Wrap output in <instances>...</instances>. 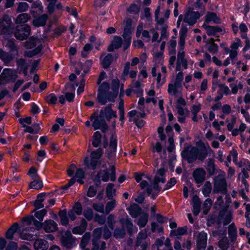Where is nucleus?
<instances>
[{
	"instance_id": "a878e982",
	"label": "nucleus",
	"mask_w": 250,
	"mask_h": 250,
	"mask_svg": "<svg viewBox=\"0 0 250 250\" xmlns=\"http://www.w3.org/2000/svg\"><path fill=\"white\" fill-rule=\"evenodd\" d=\"M36 250H46L48 248L47 242L43 239H37L34 245Z\"/></svg>"
},
{
	"instance_id": "5fc2aeb1",
	"label": "nucleus",
	"mask_w": 250,
	"mask_h": 250,
	"mask_svg": "<svg viewBox=\"0 0 250 250\" xmlns=\"http://www.w3.org/2000/svg\"><path fill=\"white\" fill-rule=\"evenodd\" d=\"M17 64L19 67L26 71V73H27L28 65L26 62L25 60L21 58L17 60Z\"/></svg>"
},
{
	"instance_id": "5701e85b",
	"label": "nucleus",
	"mask_w": 250,
	"mask_h": 250,
	"mask_svg": "<svg viewBox=\"0 0 250 250\" xmlns=\"http://www.w3.org/2000/svg\"><path fill=\"white\" fill-rule=\"evenodd\" d=\"M62 245L65 247L70 248L72 246L74 240L70 231H66L61 238Z\"/></svg>"
},
{
	"instance_id": "f03ea898",
	"label": "nucleus",
	"mask_w": 250,
	"mask_h": 250,
	"mask_svg": "<svg viewBox=\"0 0 250 250\" xmlns=\"http://www.w3.org/2000/svg\"><path fill=\"white\" fill-rule=\"evenodd\" d=\"M141 176L143 178L144 177L145 179L143 180L140 184V188H146V187H153V188H158L159 184L164 183L165 182V179L160 178L158 175H155L154 178H152L151 176L145 174L144 173H141Z\"/></svg>"
},
{
	"instance_id": "c9c22d12",
	"label": "nucleus",
	"mask_w": 250,
	"mask_h": 250,
	"mask_svg": "<svg viewBox=\"0 0 250 250\" xmlns=\"http://www.w3.org/2000/svg\"><path fill=\"white\" fill-rule=\"evenodd\" d=\"M39 42V40L37 38L31 37L24 43V46L27 49L33 48L37 45Z\"/></svg>"
},
{
	"instance_id": "4be33fe9",
	"label": "nucleus",
	"mask_w": 250,
	"mask_h": 250,
	"mask_svg": "<svg viewBox=\"0 0 250 250\" xmlns=\"http://www.w3.org/2000/svg\"><path fill=\"white\" fill-rule=\"evenodd\" d=\"M131 27H125L123 37L124 39V50H125L129 46L131 42Z\"/></svg>"
},
{
	"instance_id": "bb28decb",
	"label": "nucleus",
	"mask_w": 250,
	"mask_h": 250,
	"mask_svg": "<svg viewBox=\"0 0 250 250\" xmlns=\"http://www.w3.org/2000/svg\"><path fill=\"white\" fill-rule=\"evenodd\" d=\"M193 212L195 215H197L200 211L201 202L196 194L193 195Z\"/></svg>"
},
{
	"instance_id": "3c124183",
	"label": "nucleus",
	"mask_w": 250,
	"mask_h": 250,
	"mask_svg": "<svg viewBox=\"0 0 250 250\" xmlns=\"http://www.w3.org/2000/svg\"><path fill=\"white\" fill-rule=\"evenodd\" d=\"M116 203L115 200L107 203L105 206V212L107 214L109 213L110 211L112 210L116 207Z\"/></svg>"
},
{
	"instance_id": "2f4dec72",
	"label": "nucleus",
	"mask_w": 250,
	"mask_h": 250,
	"mask_svg": "<svg viewBox=\"0 0 250 250\" xmlns=\"http://www.w3.org/2000/svg\"><path fill=\"white\" fill-rule=\"evenodd\" d=\"M29 6L26 2H19L17 3L15 11L17 13H22L28 10Z\"/></svg>"
},
{
	"instance_id": "412c9836",
	"label": "nucleus",
	"mask_w": 250,
	"mask_h": 250,
	"mask_svg": "<svg viewBox=\"0 0 250 250\" xmlns=\"http://www.w3.org/2000/svg\"><path fill=\"white\" fill-rule=\"evenodd\" d=\"M123 42V40L121 37L115 36L114 37L113 40L112 41L110 44L107 48V50L109 52L113 51L115 49L120 48Z\"/></svg>"
},
{
	"instance_id": "a211bd4d",
	"label": "nucleus",
	"mask_w": 250,
	"mask_h": 250,
	"mask_svg": "<svg viewBox=\"0 0 250 250\" xmlns=\"http://www.w3.org/2000/svg\"><path fill=\"white\" fill-rule=\"evenodd\" d=\"M207 234L204 231L201 232L197 239L198 250H204L207 246Z\"/></svg>"
},
{
	"instance_id": "4d7b16f0",
	"label": "nucleus",
	"mask_w": 250,
	"mask_h": 250,
	"mask_svg": "<svg viewBox=\"0 0 250 250\" xmlns=\"http://www.w3.org/2000/svg\"><path fill=\"white\" fill-rule=\"evenodd\" d=\"M188 193H189L190 196L192 197V199L193 195L195 194L197 195V192L194 190V188H184L183 194L185 198H187L188 197Z\"/></svg>"
},
{
	"instance_id": "c85d7f7f",
	"label": "nucleus",
	"mask_w": 250,
	"mask_h": 250,
	"mask_svg": "<svg viewBox=\"0 0 250 250\" xmlns=\"http://www.w3.org/2000/svg\"><path fill=\"white\" fill-rule=\"evenodd\" d=\"M130 215L133 218H136L142 214V208L137 205H131L128 208Z\"/></svg>"
},
{
	"instance_id": "c03bdc74",
	"label": "nucleus",
	"mask_w": 250,
	"mask_h": 250,
	"mask_svg": "<svg viewBox=\"0 0 250 250\" xmlns=\"http://www.w3.org/2000/svg\"><path fill=\"white\" fill-rule=\"evenodd\" d=\"M108 92L107 93H104L103 92H99L97 95V100L102 105H104L106 104L108 100Z\"/></svg>"
},
{
	"instance_id": "dca6fc26",
	"label": "nucleus",
	"mask_w": 250,
	"mask_h": 250,
	"mask_svg": "<svg viewBox=\"0 0 250 250\" xmlns=\"http://www.w3.org/2000/svg\"><path fill=\"white\" fill-rule=\"evenodd\" d=\"M43 229L46 232H53L57 230L58 225L53 220H46L43 223Z\"/></svg>"
},
{
	"instance_id": "393cba45",
	"label": "nucleus",
	"mask_w": 250,
	"mask_h": 250,
	"mask_svg": "<svg viewBox=\"0 0 250 250\" xmlns=\"http://www.w3.org/2000/svg\"><path fill=\"white\" fill-rule=\"evenodd\" d=\"M31 19L30 15L26 13L20 14L16 18L15 22L18 25L25 24Z\"/></svg>"
},
{
	"instance_id": "0e129e2a",
	"label": "nucleus",
	"mask_w": 250,
	"mask_h": 250,
	"mask_svg": "<svg viewBox=\"0 0 250 250\" xmlns=\"http://www.w3.org/2000/svg\"><path fill=\"white\" fill-rule=\"evenodd\" d=\"M102 233V229L101 228H97L94 229L93 231V243H95V241H97L100 238Z\"/></svg>"
},
{
	"instance_id": "1a4fd4ad",
	"label": "nucleus",
	"mask_w": 250,
	"mask_h": 250,
	"mask_svg": "<svg viewBox=\"0 0 250 250\" xmlns=\"http://www.w3.org/2000/svg\"><path fill=\"white\" fill-rule=\"evenodd\" d=\"M18 77L17 74L10 69H4L0 75V84H4L10 80H15Z\"/></svg>"
},
{
	"instance_id": "8fccbe9b",
	"label": "nucleus",
	"mask_w": 250,
	"mask_h": 250,
	"mask_svg": "<svg viewBox=\"0 0 250 250\" xmlns=\"http://www.w3.org/2000/svg\"><path fill=\"white\" fill-rule=\"evenodd\" d=\"M159 192V188H147L146 190L148 196H151V198L153 199L156 198Z\"/></svg>"
},
{
	"instance_id": "7ed1b4c3",
	"label": "nucleus",
	"mask_w": 250,
	"mask_h": 250,
	"mask_svg": "<svg viewBox=\"0 0 250 250\" xmlns=\"http://www.w3.org/2000/svg\"><path fill=\"white\" fill-rule=\"evenodd\" d=\"M198 148L191 145L185 146L181 153L182 158L187 161L188 163H192L197 159Z\"/></svg>"
},
{
	"instance_id": "864d4df0",
	"label": "nucleus",
	"mask_w": 250,
	"mask_h": 250,
	"mask_svg": "<svg viewBox=\"0 0 250 250\" xmlns=\"http://www.w3.org/2000/svg\"><path fill=\"white\" fill-rule=\"evenodd\" d=\"M212 205V201L211 199H207L205 201L204 205H203V212L204 213L206 214L208 213V211L210 209Z\"/></svg>"
},
{
	"instance_id": "423d86ee",
	"label": "nucleus",
	"mask_w": 250,
	"mask_h": 250,
	"mask_svg": "<svg viewBox=\"0 0 250 250\" xmlns=\"http://www.w3.org/2000/svg\"><path fill=\"white\" fill-rule=\"evenodd\" d=\"M128 115L129 117V121H133L135 125L141 128L144 125V121L140 118H144L146 116V113L143 112H138L135 110H133L128 112Z\"/></svg>"
},
{
	"instance_id": "72a5a7b5",
	"label": "nucleus",
	"mask_w": 250,
	"mask_h": 250,
	"mask_svg": "<svg viewBox=\"0 0 250 250\" xmlns=\"http://www.w3.org/2000/svg\"><path fill=\"white\" fill-rule=\"evenodd\" d=\"M42 44L38 45L35 49L32 50H28L24 52V56L29 58H31L38 54L42 51Z\"/></svg>"
},
{
	"instance_id": "c756f323",
	"label": "nucleus",
	"mask_w": 250,
	"mask_h": 250,
	"mask_svg": "<svg viewBox=\"0 0 250 250\" xmlns=\"http://www.w3.org/2000/svg\"><path fill=\"white\" fill-rule=\"evenodd\" d=\"M87 227V222L84 219H83L79 226L74 228L72 232L75 234H82L85 231Z\"/></svg>"
},
{
	"instance_id": "f704fd0d",
	"label": "nucleus",
	"mask_w": 250,
	"mask_h": 250,
	"mask_svg": "<svg viewBox=\"0 0 250 250\" xmlns=\"http://www.w3.org/2000/svg\"><path fill=\"white\" fill-rule=\"evenodd\" d=\"M211 21L216 23H219L220 22V19L217 16L215 13L208 12L206 16L205 22L208 23Z\"/></svg>"
},
{
	"instance_id": "6ab92c4d",
	"label": "nucleus",
	"mask_w": 250,
	"mask_h": 250,
	"mask_svg": "<svg viewBox=\"0 0 250 250\" xmlns=\"http://www.w3.org/2000/svg\"><path fill=\"white\" fill-rule=\"evenodd\" d=\"M206 169L209 176H212L215 173L218 172V169L215 164V160L213 158H209L207 162Z\"/></svg>"
},
{
	"instance_id": "37998d69",
	"label": "nucleus",
	"mask_w": 250,
	"mask_h": 250,
	"mask_svg": "<svg viewBox=\"0 0 250 250\" xmlns=\"http://www.w3.org/2000/svg\"><path fill=\"white\" fill-rule=\"evenodd\" d=\"M102 135L100 132L97 131L94 133L93 136V141L92 144L94 147H98L101 142Z\"/></svg>"
},
{
	"instance_id": "58836bf2",
	"label": "nucleus",
	"mask_w": 250,
	"mask_h": 250,
	"mask_svg": "<svg viewBox=\"0 0 250 250\" xmlns=\"http://www.w3.org/2000/svg\"><path fill=\"white\" fill-rule=\"evenodd\" d=\"M182 86H178L175 83H169L167 91L169 94L172 93L174 96L177 97L179 95V91L178 89Z\"/></svg>"
},
{
	"instance_id": "9b49d317",
	"label": "nucleus",
	"mask_w": 250,
	"mask_h": 250,
	"mask_svg": "<svg viewBox=\"0 0 250 250\" xmlns=\"http://www.w3.org/2000/svg\"><path fill=\"white\" fill-rule=\"evenodd\" d=\"M147 237V231L146 230L140 231L137 236L136 241V246H140L143 250H146L149 243L146 241V239Z\"/></svg>"
},
{
	"instance_id": "a18cd8bd",
	"label": "nucleus",
	"mask_w": 250,
	"mask_h": 250,
	"mask_svg": "<svg viewBox=\"0 0 250 250\" xmlns=\"http://www.w3.org/2000/svg\"><path fill=\"white\" fill-rule=\"evenodd\" d=\"M90 239V234L86 232L83 236L81 242L80 243V247L82 249H84L88 243Z\"/></svg>"
},
{
	"instance_id": "69168bd1",
	"label": "nucleus",
	"mask_w": 250,
	"mask_h": 250,
	"mask_svg": "<svg viewBox=\"0 0 250 250\" xmlns=\"http://www.w3.org/2000/svg\"><path fill=\"white\" fill-rule=\"evenodd\" d=\"M125 232L124 229H116L114 231V235L117 238H122L125 235Z\"/></svg>"
},
{
	"instance_id": "bf43d9fd",
	"label": "nucleus",
	"mask_w": 250,
	"mask_h": 250,
	"mask_svg": "<svg viewBox=\"0 0 250 250\" xmlns=\"http://www.w3.org/2000/svg\"><path fill=\"white\" fill-rule=\"evenodd\" d=\"M103 150L102 148H98L96 151H92L91 153V159L98 160L102 156Z\"/></svg>"
},
{
	"instance_id": "cd10ccee",
	"label": "nucleus",
	"mask_w": 250,
	"mask_h": 250,
	"mask_svg": "<svg viewBox=\"0 0 250 250\" xmlns=\"http://www.w3.org/2000/svg\"><path fill=\"white\" fill-rule=\"evenodd\" d=\"M203 27L206 30L207 33L209 36L215 35L216 33L222 31V29L218 26H211L204 23Z\"/></svg>"
},
{
	"instance_id": "a19ab883",
	"label": "nucleus",
	"mask_w": 250,
	"mask_h": 250,
	"mask_svg": "<svg viewBox=\"0 0 250 250\" xmlns=\"http://www.w3.org/2000/svg\"><path fill=\"white\" fill-rule=\"evenodd\" d=\"M148 215L146 213H143L141 214V216L140 217L138 221L137 222V225L140 227L143 228L144 227L148 222Z\"/></svg>"
},
{
	"instance_id": "0eeeda50",
	"label": "nucleus",
	"mask_w": 250,
	"mask_h": 250,
	"mask_svg": "<svg viewBox=\"0 0 250 250\" xmlns=\"http://www.w3.org/2000/svg\"><path fill=\"white\" fill-rule=\"evenodd\" d=\"M85 176V173L83 168H77L75 173V176L71 178L68 181V183L66 185L63 186L62 188H69L73 186L76 181L80 184H83V179H84Z\"/></svg>"
},
{
	"instance_id": "de8ad7c7",
	"label": "nucleus",
	"mask_w": 250,
	"mask_h": 250,
	"mask_svg": "<svg viewBox=\"0 0 250 250\" xmlns=\"http://www.w3.org/2000/svg\"><path fill=\"white\" fill-rule=\"evenodd\" d=\"M218 87H219V89L218 91V94H222L223 95V94H225L227 95L229 94V89L225 84H218Z\"/></svg>"
},
{
	"instance_id": "e2e57ef3",
	"label": "nucleus",
	"mask_w": 250,
	"mask_h": 250,
	"mask_svg": "<svg viewBox=\"0 0 250 250\" xmlns=\"http://www.w3.org/2000/svg\"><path fill=\"white\" fill-rule=\"evenodd\" d=\"M47 210L45 209H43L36 212L35 213V216L38 218L39 221H42L44 216L46 214Z\"/></svg>"
},
{
	"instance_id": "79ce46f5",
	"label": "nucleus",
	"mask_w": 250,
	"mask_h": 250,
	"mask_svg": "<svg viewBox=\"0 0 250 250\" xmlns=\"http://www.w3.org/2000/svg\"><path fill=\"white\" fill-rule=\"evenodd\" d=\"M59 216L60 218L62 225H67L68 224V219L67 216V211L66 209L60 210L59 212Z\"/></svg>"
},
{
	"instance_id": "603ef678",
	"label": "nucleus",
	"mask_w": 250,
	"mask_h": 250,
	"mask_svg": "<svg viewBox=\"0 0 250 250\" xmlns=\"http://www.w3.org/2000/svg\"><path fill=\"white\" fill-rule=\"evenodd\" d=\"M98 174L103 181L107 182L108 180L109 173L108 169L100 171Z\"/></svg>"
},
{
	"instance_id": "9d476101",
	"label": "nucleus",
	"mask_w": 250,
	"mask_h": 250,
	"mask_svg": "<svg viewBox=\"0 0 250 250\" xmlns=\"http://www.w3.org/2000/svg\"><path fill=\"white\" fill-rule=\"evenodd\" d=\"M117 146V139L115 134H112L109 142V146L107 150L108 158H112L116 151Z\"/></svg>"
},
{
	"instance_id": "aec40b11",
	"label": "nucleus",
	"mask_w": 250,
	"mask_h": 250,
	"mask_svg": "<svg viewBox=\"0 0 250 250\" xmlns=\"http://www.w3.org/2000/svg\"><path fill=\"white\" fill-rule=\"evenodd\" d=\"M106 124L104 119V113L103 110H101L99 116H96L92 123V126L95 130L100 129L103 125Z\"/></svg>"
},
{
	"instance_id": "ddd939ff",
	"label": "nucleus",
	"mask_w": 250,
	"mask_h": 250,
	"mask_svg": "<svg viewBox=\"0 0 250 250\" xmlns=\"http://www.w3.org/2000/svg\"><path fill=\"white\" fill-rule=\"evenodd\" d=\"M119 83L120 81L118 79H113L112 80V88L113 92H109V93H108V102H113L115 99L117 97L118 93Z\"/></svg>"
},
{
	"instance_id": "b1692460",
	"label": "nucleus",
	"mask_w": 250,
	"mask_h": 250,
	"mask_svg": "<svg viewBox=\"0 0 250 250\" xmlns=\"http://www.w3.org/2000/svg\"><path fill=\"white\" fill-rule=\"evenodd\" d=\"M48 18V15L46 14H42L39 17L35 18L33 20V24L36 27L44 26L46 24Z\"/></svg>"
},
{
	"instance_id": "338daca9",
	"label": "nucleus",
	"mask_w": 250,
	"mask_h": 250,
	"mask_svg": "<svg viewBox=\"0 0 250 250\" xmlns=\"http://www.w3.org/2000/svg\"><path fill=\"white\" fill-rule=\"evenodd\" d=\"M71 210H73L76 214L80 215L82 213V207L81 204L79 202L76 203Z\"/></svg>"
},
{
	"instance_id": "f3484780",
	"label": "nucleus",
	"mask_w": 250,
	"mask_h": 250,
	"mask_svg": "<svg viewBox=\"0 0 250 250\" xmlns=\"http://www.w3.org/2000/svg\"><path fill=\"white\" fill-rule=\"evenodd\" d=\"M206 172L202 168H198L194 170L193 172V177L197 183H202L205 180Z\"/></svg>"
},
{
	"instance_id": "774afa93",
	"label": "nucleus",
	"mask_w": 250,
	"mask_h": 250,
	"mask_svg": "<svg viewBox=\"0 0 250 250\" xmlns=\"http://www.w3.org/2000/svg\"><path fill=\"white\" fill-rule=\"evenodd\" d=\"M183 80V73L182 72H179L176 75L175 84L178 86H182V82Z\"/></svg>"
},
{
	"instance_id": "13d9d810",
	"label": "nucleus",
	"mask_w": 250,
	"mask_h": 250,
	"mask_svg": "<svg viewBox=\"0 0 250 250\" xmlns=\"http://www.w3.org/2000/svg\"><path fill=\"white\" fill-rule=\"evenodd\" d=\"M45 101L48 104H54L57 101V97L54 94H50L46 97Z\"/></svg>"
},
{
	"instance_id": "f257e3e1",
	"label": "nucleus",
	"mask_w": 250,
	"mask_h": 250,
	"mask_svg": "<svg viewBox=\"0 0 250 250\" xmlns=\"http://www.w3.org/2000/svg\"><path fill=\"white\" fill-rule=\"evenodd\" d=\"M187 32V28L182 26L180 32L179 45L180 51L178 53L177 60V62L181 64L185 69H187L188 68V61L185 58V54L183 51Z\"/></svg>"
},
{
	"instance_id": "052dcab7",
	"label": "nucleus",
	"mask_w": 250,
	"mask_h": 250,
	"mask_svg": "<svg viewBox=\"0 0 250 250\" xmlns=\"http://www.w3.org/2000/svg\"><path fill=\"white\" fill-rule=\"evenodd\" d=\"M151 231L153 232H158L159 233L163 232V228L162 226H160L155 222H153L151 224Z\"/></svg>"
},
{
	"instance_id": "2eb2a0df",
	"label": "nucleus",
	"mask_w": 250,
	"mask_h": 250,
	"mask_svg": "<svg viewBox=\"0 0 250 250\" xmlns=\"http://www.w3.org/2000/svg\"><path fill=\"white\" fill-rule=\"evenodd\" d=\"M35 229L31 227H24L20 231V237L24 240H30L32 239L34 235ZM37 235V233H35Z\"/></svg>"
},
{
	"instance_id": "49530a36",
	"label": "nucleus",
	"mask_w": 250,
	"mask_h": 250,
	"mask_svg": "<svg viewBox=\"0 0 250 250\" xmlns=\"http://www.w3.org/2000/svg\"><path fill=\"white\" fill-rule=\"evenodd\" d=\"M112 56L110 54H108L104 58L102 62V65L104 69L109 67L112 62Z\"/></svg>"
},
{
	"instance_id": "6e6d98bb",
	"label": "nucleus",
	"mask_w": 250,
	"mask_h": 250,
	"mask_svg": "<svg viewBox=\"0 0 250 250\" xmlns=\"http://www.w3.org/2000/svg\"><path fill=\"white\" fill-rule=\"evenodd\" d=\"M109 89V84L107 82L103 83L99 87V92H103L104 93H107Z\"/></svg>"
},
{
	"instance_id": "473e14b6",
	"label": "nucleus",
	"mask_w": 250,
	"mask_h": 250,
	"mask_svg": "<svg viewBox=\"0 0 250 250\" xmlns=\"http://www.w3.org/2000/svg\"><path fill=\"white\" fill-rule=\"evenodd\" d=\"M208 46V50L213 54H215L217 52L218 50V46L217 44L214 43V39L210 38L207 42Z\"/></svg>"
},
{
	"instance_id": "4468645a",
	"label": "nucleus",
	"mask_w": 250,
	"mask_h": 250,
	"mask_svg": "<svg viewBox=\"0 0 250 250\" xmlns=\"http://www.w3.org/2000/svg\"><path fill=\"white\" fill-rule=\"evenodd\" d=\"M214 188H227L228 184L225 178V173L221 172L214 178Z\"/></svg>"
},
{
	"instance_id": "f8f14e48",
	"label": "nucleus",
	"mask_w": 250,
	"mask_h": 250,
	"mask_svg": "<svg viewBox=\"0 0 250 250\" xmlns=\"http://www.w3.org/2000/svg\"><path fill=\"white\" fill-rule=\"evenodd\" d=\"M198 151L197 159L199 161L203 162L207 158L208 154H210L212 150L208 145L206 146L203 144L200 148H198Z\"/></svg>"
},
{
	"instance_id": "e433bc0d",
	"label": "nucleus",
	"mask_w": 250,
	"mask_h": 250,
	"mask_svg": "<svg viewBox=\"0 0 250 250\" xmlns=\"http://www.w3.org/2000/svg\"><path fill=\"white\" fill-rule=\"evenodd\" d=\"M229 237L231 241H234L237 237V229L233 223L230 225L228 230Z\"/></svg>"
},
{
	"instance_id": "680f3d73",
	"label": "nucleus",
	"mask_w": 250,
	"mask_h": 250,
	"mask_svg": "<svg viewBox=\"0 0 250 250\" xmlns=\"http://www.w3.org/2000/svg\"><path fill=\"white\" fill-rule=\"evenodd\" d=\"M6 65L8 64L13 59V56L6 52H4L1 59Z\"/></svg>"
},
{
	"instance_id": "39448f33",
	"label": "nucleus",
	"mask_w": 250,
	"mask_h": 250,
	"mask_svg": "<svg viewBox=\"0 0 250 250\" xmlns=\"http://www.w3.org/2000/svg\"><path fill=\"white\" fill-rule=\"evenodd\" d=\"M31 27L28 24L17 25L13 31L15 37L18 40H26L31 33Z\"/></svg>"
},
{
	"instance_id": "7c9ffc66",
	"label": "nucleus",
	"mask_w": 250,
	"mask_h": 250,
	"mask_svg": "<svg viewBox=\"0 0 250 250\" xmlns=\"http://www.w3.org/2000/svg\"><path fill=\"white\" fill-rule=\"evenodd\" d=\"M19 227V225L17 223H14L6 232L5 236L8 239H13L14 234L16 232Z\"/></svg>"
},
{
	"instance_id": "09e8293b",
	"label": "nucleus",
	"mask_w": 250,
	"mask_h": 250,
	"mask_svg": "<svg viewBox=\"0 0 250 250\" xmlns=\"http://www.w3.org/2000/svg\"><path fill=\"white\" fill-rule=\"evenodd\" d=\"M187 233V229L185 227H179L177 229L172 230L171 234L174 236L182 235Z\"/></svg>"
},
{
	"instance_id": "4c0bfd02",
	"label": "nucleus",
	"mask_w": 250,
	"mask_h": 250,
	"mask_svg": "<svg viewBox=\"0 0 250 250\" xmlns=\"http://www.w3.org/2000/svg\"><path fill=\"white\" fill-rule=\"evenodd\" d=\"M105 116L107 121H109L112 117H117L116 113L111 109V104H109L104 109Z\"/></svg>"
},
{
	"instance_id": "6e6552de",
	"label": "nucleus",
	"mask_w": 250,
	"mask_h": 250,
	"mask_svg": "<svg viewBox=\"0 0 250 250\" xmlns=\"http://www.w3.org/2000/svg\"><path fill=\"white\" fill-rule=\"evenodd\" d=\"M200 17V14L198 12H194L192 8H189L185 14L183 21L189 25H192L196 23Z\"/></svg>"
},
{
	"instance_id": "ea45409f",
	"label": "nucleus",
	"mask_w": 250,
	"mask_h": 250,
	"mask_svg": "<svg viewBox=\"0 0 250 250\" xmlns=\"http://www.w3.org/2000/svg\"><path fill=\"white\" fill-rule=\"evenodd\" d=\"M120 221L122 224L126 226L128 232L131 234L133 225L130 219L127 217L126 218H122Z\"/></svg>"
},
{
	"instance_id": "20e7f679",
	"label": "nucleus",
	"mask_w": 250,
	"mask_h": 250,
	"mask_svg": "<svg viewBox=\"0 0 250 250\" xmlns=\"http://www.w3.org/2000/svg\"><path fill=\"white\" fill-rule=\"evenodd\" d=\"M14 31V25L10 17L4 15L0 19V33L1 34H11Z\"/></svg>"
}]
</instances>
